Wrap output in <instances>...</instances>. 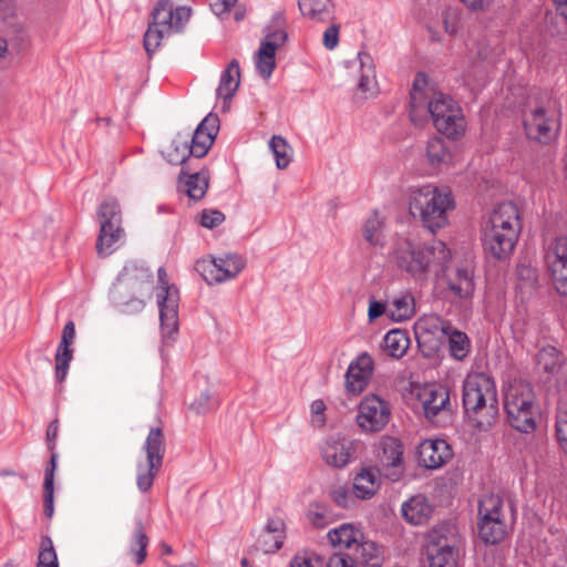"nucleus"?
Wrapping results in <instances>:
<instances>
[{
	"instance_id": "6",
	"label": "nucleus",
	"mask_w": 567,
	"mask_h": 567,
	"mask_svg": "<svg viewBox=\"0 0 567 567\" xmlns=\"http://www.w3.org/2000/svg\"><path fill=\"white\" fill-rule=\"evenodd\" d=\"M152 279V271L144 264L128 261L111 289L113 302L126 312L141 311L144 301L137 296L151 290Z\"/></svg>"
},
{
	"instance_id": "15",
	"label": "nucleus",
	"mask_w": 567,
	"mask_h": 567,
	"mask_svg": "<svg viewBox=\"0 0 567 567\" xmlns=\"http://www.w3.org/2000/svg\"><path fill=\"white\" fill-rule=\"evenodd\" d=\"M523 125L528 138L543 144L549 143L557 134L559 124L554 114L542 106L526 109L523 112Z\"/></svg>"
},
{
	"instance_id": "21",
	"label": "nucleus",
	"mask_w": 567,
	"mask_h": 567,
	"mask_svg": "<svg viewBox=\"0 0 567 567\" xmlns=\"http://www.w3.org/2000/svg\"><path fill=\"white\" fill-rule=\"evenodd\" d=\"M219 130V118L215 114H208L196 127L189 145L193 156L200 158L210 150Z\"/></svg>"
},
{
	"instance_id": "30",
	"label": "nucleus",
	"mask_w": 567,
	"mask_h": 567,
	"mask_svg": "<svg viewBox=\"0 0 567 567\" xmlns=\"http://www.w3.org/2000/svg\"><path fill=\"white\" fill-rule=\"evenodd\" d=\"M301 14L316 22H329L334 19V6L331 0H298Z\"/></svg>"
},
{
	"instance_id": "23",
	"label": "nucleus",
	"mask_w": 567,
	"mask_h": 567,
	"mask_svg": "<svg viewBox=\"0 0 567 567\" xmlns=\"http://www.w3.org/2000/svg\"><path fill=\"white\" fill-rule=\"evenodd\" d=\"M373 371V360L368 353H361L352 361L346 373L347 390L353 394L361 393L368 385Z\"/></svg>"
},
{
	"instance_id": "5",
	"label": "nucleus",
	"mask_w": 567,
	"mask_h": 567,
	"mask_svg": "<svg viewBox=\"0 0 567 567\" xmlns=\"http://www.w3.org/2000/svg\"><path fill=\"white\" fill-rule=\"evenodd\" d=\"M453 208L450 192L427 184L411 189L409 209L419 217L425 228L435 233L447 224V210Z\"/></svg>"
},
{
	"instance_id": "56",
	"label": "nucleus",
	"mask_w": 567,
	"mask_h": 567,
	"mask_svg": "<svg viewBox=\"0 0 567 567\" xmlns=\"http://www.w3.org/2000/svg\"><path fill=\"white\" fill-rule=\"evenodd\" d=\"M225 220V215L217 209H205L200 214V225L205 228L213 229Z\"/></svg>"
},
{
	"instance_id": "51",
	"label": "nucleus",
	"mask_w": 567,
	"mask_h": 567,
	"mask_svg": "<svg viewBox=\"0 0 567 567\" xmlns=\"http://www.w3.org/2000/svg\"><path fill=\"white\" fill-rule=\"evenodd\" d=\"M37 566L59 567L58 555L53 542L48 535H43L41 537Z\"/></svg>"
},
{
	"instance_id": "33",
	"label": "nucleus",
	"mask_w": 567,
	"mask_h": 567,
	"mask_svg": "<svg viewBox=\"0 0 567 567\" xmlns=\"http://www.w3.org/2000/svg\"><path fill=\"white\" fill-rule=\"evenodd\" d=\"M425 155L431 166H447L452 162L451 143L445 142L442 137L433 136L426 143Z\"/></svg>"
},
{
	"instance_id": "62",
	"label": "nucleus",
	"mask_w": 567,
	"mask_h": 567,
	"mask_svg": "<svg viewBox=\"0 0 567 567\" xmlns=\"http://www.w3.org/2000/svg\"><path fill=\"white\" fill-rule=\"evenodd\" d=\"M383 313L388 315V307H385V305L380 301L371 300L368 311L369 320L373 321L381 317Z\"/></svg>"
},
{
	"instance_id": "47",
	"label": "nucleus",
	"mask_w": 567,
	"mask_h": 567,
	"mask_svg": "<svg viewBox=\"0 0 567 567\" xmlns=\"http://www.w3.org/2000/svg\"><path fill=\"white\" fill-rule=\"evenodd\" d=\"M269 148L275 156L277 167L279 169L287 168L291 162V148L287 141L279 135H275L269 141Z\"/></svg>"
},
{
	"instance_id": "12",
	"label": "nucleus",
	"mask_w": 567,
	"mask_h": 567,
	"mask_svg": "<svg viewBox=\"0 0 567 567\" xmlns=\"http://www.w3.org/2000/svg\"><path fill=\"white\" fill-rule=\"evenodd\" d=\"M245 268V260L237 254L209 257L196 262L195 269L208 285L221 284L236 278Z\"/></svg>"
},
{
	"instance_id": "57",
	"label": "nucleus",
	"mask_w": 567,
	"mask_h": 567,
	"mask_svg": "<svg viewBox=\"0 0 567 567\" xmlns=\"http://www.w3.org/2000/svg\"><path fill=\"white\" fill-rule=\"evenodd\" d=\"M339 24H331L324 32H323V45L328 50H333L338 43H339Z\"/></svg>"
},
{
	"instance_id": "14",
	"label": "nucleus",
	"mask_w": 567,
	"mask_h": 567,
	"mask_svg": "<svg viewBox=\"0 0 567 567\" xmlns=\"http://www.w3.org/2000/svg\"><path fill=\"white\" fill-rule=\"evenodd\" d=\"M390 415V405L385 400L375 394L367 395L359 404L357 424L363 432H379L389 423Z\"/></svg>"
},
{
	"instance_id": "46",
	"label": "nucleus",
	"mask_w": 567,
	"mask_h": 567,
	"mask_svg": "<svg viewBox=\"0 0 567 567\" xmlns=\"http://www.w3.org/2000/svg\"><path fill=\"white\" fill-rule=\"evenodd\" d=\"M382 228L383 221L379 217V215L374 213L365 220L362 228V234L365 241H368L372 246L382 247L384 245V235Z\"/></svg>"
},
{
	"instance_id": "37",
	"label": "nucleus",
	"mask_w": 567,
	"mask_h": 567,
	"mask_svg": "<svg viewBox=\"0 0 567 567\" xmlns=\"http://www.w3.org/2000/svg\"><path fill=\"white\" fill-rule=\"evenodd\" d=\"M328 538L333 546L350 549L362 538V533L350 524H342L329 530Z\"/></svg>"
},
{
	"instance_id": "18",
	"label": "nucleus",
	"mask_w": 567,
	"mask_h": 567,
	"mask_svg": "<svg viewBox=\"0 0 567 567\" xmlns=\"http://www.w3.org/2000/svg\"><path fill=\"white\" fill-rule=\"evenodd\" d=\"M518 237L484 227L482 233L484 252L496 260H506L513 254Z\"/></svg>"
},
{
	"instance_id": "31",
	"label": "nucleus",
	"mask_w": 567,
	"mask_h": 567,
	"mask_svg": "<svg viewBox=\"0 0 567 567\" xmlns=\"http://www.w3.org/2000/svg\"><path fill=\"white\" fill-rule=\"evenodd\" d=\"M380 485V471L374 467L363 468L353 482V493L357 498H371Z\"/></svg>"
},
{
	"instance_id": "35",
	"label": "nucleus",
	"mask_w": 567,
	"mask_h": 567,
	"mask_svg": "<svg viewBox=\"0 0 567 567\" xmlns=\"http://www.w3.org/2000/svg\"><path fill=\"white\" fill-rule=\"evenodd\" d=\"M415 311V301L411 293L405 292L395 297L388 305V316L393 321L402 322L413 317Z\"/></svg>"
},
{
	"instance_id": "53",
	"label": "nucleus",
	"mask_w": 567,
	"mask_h": 567,
	"mask_svg": "<svg viewBox=\"0 0 567 567\" xmlns=\"http://www.w3.org/2000/svg\"><path fill=\"white\" fill-rule=\"evenodd\" d=\"M555 427L559 447L567 455V408L558 409Z\"/></svg>"
},
{
	"instance_id": "16",
	"label": "nucleus",
	"mask_w": 567,
	"mask_h": 567,
	"mask_svg": "<svg viewBox=\"0 0 567 567\" xmlns=\"http://www.w3.org/2000/svg\"><path fill=\"white\" fill-rule=\"evenodd\" d=\"M375 455L384 475L398 481L402 473L403 447L400 441L392 436H383L375 446Z\"/></svg>"
},
{
	"instance_id": "22",
	"label": "nucleus",
	"mask_w": 567,
	"mask_h": 567,
	"mask_svg": "<svg viewBox=\"0 0 567 567\" xmlns=\"http://www.w3.org/2000/svg\"><path fill=\"white\" fill-rule=\"evenodd\" d=\"M354 453V442L343 436H330L321 449L326 463L342 468L351 461Z\"/></svg>"
},
{
	"instance_id": "10",
	"label": "nucleus",
	"mask_w": 567,
	"mask_h": 567,
	"mask_svg": "<svg viewBox=\"0 0 567 567\" xmlns=\"http://www.w3.org/2000/svg\"><path fill=\"white\" fill-rule=\"evenodd\" d=\"M157 274V306L159 309L161 331L164 338H171L178 330L179 292L175 285L168 282V276L164 267H159Z\"/></svg>"
},
{
	"instance_id": "38",
	"label": "nucleus",
	"mask_w": 567,
	"mask_h": 567,
	"mask_svg": "<svg viewBox=\"0 0 567 567\" xmlns=\"http://www.w3.org/2000/svg\"><path fill=\"white\" fill-rule=\"evenodd\" d=\"M357 59L360 63V80L358 87L364 93H374L377 85L374 63L372 56L367 52H359Z\"/></svg>"
},
{
	"instance_id": "34",
	"label": "nucleus",
	"mask_w": 567,
	"mask_h": 567,
	"mask_svg": "<svg viewBox=\"0 0 567 567\" xmlns=\"http://www.w3.org/2000/svg\"><path fill=\"white\" fill-rule=\"evenodd\" d=\"M165 158L174 165H184L189 156H193V150L189 145V134L178 133L169 146L163 151Z\"/></svg>"
},
{
	"instance_id": "7",
	"label": "nucleus",
	"mask_w": 567,
	"mask_h": 567,
	"mask_svg": "<svg viewBox=\"0 0 567 567\" xmlns=\"http://www.w3.org/2000/svg\"><path fill=\"white\" fill-rule=\"evenodd\" d=\"M192 16L186 6L173 8L172 0H158L152 11V22L144 35V48L150 56L161 44V40L173 33L183 32Z\"/></svg>"
},
{
	"instance_id": "1",
	"label": "nucleus",
	"mask_w": 567,
	"mask_h": 567,
	"mask_svg": "<svg viewBox=\"0 0 567 567\" xmlns=\"http://www.w3.org/2000/svg\"><path fill=\"white\" fill-rule=\"evenodd\" d=\"M420 74L410 93V118L416 126H422L431 118L437 132L455 140L466 128L465 117L458 103L441 92H427L420 87Z\"/></svg>"
},
{
	"instance_id": "19",
	"label": "nucleus",
	"mask_w": 567,
	"mask_h": 567,
	"mask_svg": "<svg viewBox=\"0 0 567 567\" xmlns=\"http://www.w3.org/2000/svg\"><path fill=\"white\" fill-rule=\"evenodd\" d=\"M485 227L519 236L522 223L517 205L512 202H504L497 205Z\"/></svg>"
},
{
	"instance_id": "63",
	"label": "nucleus",
	"mask_w": 567,
	"mask_h": 567,
	"mask_svg": "<svg viewBox=\"0 0 567 567\" xmlns=\"http://www.w3.org/2000/svg\"><path fill=\"white\" fill-rule=\"evenodd\" d=\"M236 3L237 0H216L210 4V8L216 16H221L228 12Z\"/></svg>"
},
{
	"instance_id": "48",
	"label": "nucleus",
	"mask_w": 567,
	"mask_h": 567,
	"mask_svg": "<svg viewBox=\"0 0 567 567\" xmlns=\"http://www.w3.org/2000/svg\"><path fill=\"white\" fill-rule=\"evenodd\" d=\"M536 362L539 369L547 373H554L560 365V353L553 346L543 347L536 355Z\"/></svg>"
},
{
	"instance_id": "20",
	"label": "nucleus",
	"mask_w": 567,
	"mask_h": 567,
	"mask_svg": "<svg viewBox=\"0 0 567 567\" xmlns=\"http://www.w3.org/2000/svg\"><path fill=\"white\" fill-rule=\"evenodd\" d=\"M509 522L503 518H481L478 517V536L485 544H499L507 535L508 528L516 520V508L513 503L508 504Z\"/></svg>"
},
{
	"instance_id": "64",
	"label": "nucleus",
	"mask_w": 567,
	"mask_h": 567,
	"mask_svg": "<svg viewBox=\"0 0 567 567\" xmlns=\"http://www.w3.org/2000/svg\"><path fill=\"white\" fill-rule=\"evenodd\" d=\"M462 3L466 6L467 9L471 11L477 12V11H485L491 0H460Z\"/></svg>"
},
{
	"instance_id": "41",
	"label": "nucleus",
	"mask_w": 567,
	"mask_h": 567,
	"mask_svg": "<svg viewBox=\"0 0 567 567\" xmlns=\"http://www.w3.org/2000/svg\"><path fill=\"white\" fill-rule=\"evenodd\" d=\"M410 346V339L402 330H391L383 339L384 351L392 358H402Z\"/></svg>"
},
{
	"instance_id": "59",
	"label": "nucleus",
	"mask_w": 567,
	"mask_h": 567,
	"mask_svg": "<svg viewBox=\"0 0 567 567\" xmlns=\"http://www.w3.org/2000/svg\"><path fill=\"white\" fill-rule=\"evenodd\" d=\"M58 433H59V422H58V420H53L48 425V429H47V443H48V449L52 452L51 455L55 454L53 452V450L55 449V441L58 437Z\"/></svg>"
},
{
	"instance_id": "25",
	"label": "nucleus",
	"mask_w": 567,
	"mask_h": 567,
	"mask_svg": "<svg viewBox=\"0 0 567 567\" xmlns=\"http://www.w3.org/2000/svg\"><path fill=\"white\" fill-rule=\"evenodd\" d=\"M447 288L460 299L472 297L475 282L473 270L467 266L457 267L446 275Z\"/></svg>"
},
{
	"instance_id": "26",
	"label": "nucleus",
	"mask_w": 567,
	"mask_h": 567,
	"mask_svg": "<svg viewBox=\"0 0 567 567\" xmlns=\"http://www.w3.org/2000/svg\"><path fill=\"white\" fill-rule=\"evenodd\" d=\"M178 188L184 192L189 199L195 202L202 199L208 189L207 172H196L188 174L183 166L178 179Z\"/></svg>"
},
{
	"instance_id": "60",
	"label": "nucleus",
	"mask_w": 567,
	"mask_h": 567,
	"mask_svg": "<svg viewBox=\"0 0 567 567\" xmlns=\"http://www.w3.org/2000/svg\"><path fill=\"white\" fill-rule=\"evenodd\" d=\"M309 519L317 527H324L327 525L326 508L317 506L316 509L309 512Z\"/></svg>"
},
{
	"instance_id": "44",
	"label": "nucleus",
	"mask_w": 567,
	"mask_h": 567,
	"mask_svg": "<svg viewBox=\"0 0 567 567\" xmlns=\"http://www.w3.org/2000/svg\"><path fill=\"white\" fill-rule=\"evenodd\" d=\"M275 55L276 51H274V47L271 44L260 43L256 54L255 64L258 73L264 79H269L274 72L276 66Z\"/></svg>"
},
{
	"instance_id": "8",
	"label": "nucleus",
	"mask_w": 567,
	"mask_h": 567,
	"mask_svg": "<svg viewBox=\"0 0 567 567\" xmlns=\"http://www.w3.org/2000/svg\"><path fill=\"white\" fill-rule=\"evenodd\" d=\"M462 540L455 527L440 525L429 533L426 555L430 567H456Z\"/></svg>"
},
{
	"instance_id": "43",
	"label": "nucleus",
	"mask_w": 567,
	"mask_h": 567,
	"mask_svg": "<svg viewBox=\"0 0 567 567\" xmlns=\"http://www.w3.org/2000/svg\"><path fill=\"white\" fill-rule=\"evenodd\" d=\"M444 337L447 339L450 354L455 360L461 361L467 357L471 349V342L466 333L452 326Z\"/></svg>"
},
{
	"instance_id": "50",
	"label": "nucleus",
	"mask_w": 567,
	"mask_h": 567,
	"mask_svg": "<svg viewBox=\"0 0 567 567\" xmlns=\"http://www.w3.org/2000/svg\"><path fill=\"white\" fill-rule=\"evenodd\" d=\"M72 359V348L70 346L59 344L55 353V377L59 382H63L66 378Z\"/></svg>"
},
{
	"instance_id": "61",
	"label": "nucleus",
	"mask_w": 567,
	"mask_h": 567,
	"mask_svg": "<svg viewBox=\"0 0 567 567\" xmlns=\"http://www.w3.org/2000/svg\"><path fill=\"white\" fill-rule=\"evenodd\" d=\"M75 339V324L73 321H68L63 328L61 341L59 344L61 346H72Z\"/></svg>"
},
{
	"instance_id": "40",
	"label": "nucleus",
	"mask_w": 567,
	"mask_h": 567,
	"mask_svg": "<svg viewBox=\"0 0 567 567\" xmlns=\"http://www.w3.org/2000/svg\"><path fill=\"white\" fill-rule=\"evenodd\" d=\"M58 465V454L50 456L49 465L44 473L43 483V501H44V514L48 517H52L54 513L53 494H54V472Z\"/></svg>"
},
{
	"instance_id": "2",
	"label": "nucleus",
	"mask_w": 567,
	"mask_h": 567,
	"mask_svg": "<svg viewBox=\"0 0 567 567\" xmlns=\"http://www.w3.org/2000/svg\"><path fill=\"white\" fill-rule=\"evenodd\" d=\"M389 258L401 271L416 280H425L430 272L436 276L444 272L451 251L441 240L422 244L408 237H396Z\"/></svg>"
},
{
	"instance_id": "55",
	"label": "nucleus",
	"mask_w": 567,
	"mask_h": 567,
	"mask_svg": "<svg viewBox=\"0 0 567 567\" xmlns=\"http://www.w3.org/2000/svg\"><path fill=\"white\" fill-rule=\"evenodd\" d=\"M333 502L341 508H350L354 503V493L347 487L338 486L330 492Z\"/></svg>"
},
{
	"instance_id": "3",
	"label": "nucleus",
	"mask_w": 567,
	"mask_h": 567,
	"mask_svg": "<svg viewBox=\"0 0 567 567\" xmlns=\"http://www.w3.org/2000/svg\"><path fill=\"white\" fill-rule=\"evenodd\" d=\"M462 402L465 416L478 431H488L498 417V399L494 380L485 373L468 374L463 382Z\"/></svg>"
},
{
	"instance_id": "9",
	"label": "nucleus",
	"mask_w": 567,
	"mask_h": 567,
	"mask_svg": "<svg viewBox=\"0 0 567 567\" xmlns=\"http://www.w3.org/2000/svg\"><path fill=\"white\" fill-rule=\"evenodd\" d=\"M100 234L96 240V250L100 256L111 255L124 238L122 228V213L117 199L105 198L97 210Z\"/></svg>"
},
{
	"instance_id": "58",
	"label": "nucleus",
	"mask_w": 567,
	"mask_h": 567,
	"mask_svg": "<svg viewBox=\"0 0 567 567\" xmlns=\"http://www.w3.org/2000/svg\"><path fill=\"white\" fill-rule=\"evenodd\" d=\"M324 567H355L353 559L347 554H333L324 564Z\"/></svg>"
},
{
	"instance_id": "27",
	"label": "nucleus",
	"mask_w": 567,
	"mask_h": 567,
	"mask_svg": "<svg viewBox=\"0 0 567 567\" xmlns=\"http://www.w3.org/2000/svg\"><path fill=\"white\" fill-rule=\"evenodd\" d=\"M402 515L412 525L426 524L433 507L424 495H415L402 504Z\"/></svg>"
},
{
	"instance_id": "13",
	"label": "nucleus",
	"mask_w": 567,
	"mask_h": 567,
	"mask_svg": "<svg viewBox=\"0 0 567 567\" xmlns=\"http://www.w3.org/2000/svg\"><path fill=\"white\" fill-rule=\"evenodd\" d=\"M544 261L554 287L559 295L567 296V237L559 236L544 247Z\"/></svg>"
},
{
	"instance_id": "28",
	"label": "nucleus",
	"mask_w": 567,
	"mask_h": 567,
	"mask_svg": "<svg viewBox=\"0 0 567 567\" xmlns=\"http://www.w3.org/2000/svg\"><path fill=\"white\" fill-rule=\"evenodd\" d=\"M284 527L285 523L281 518H269L258 538V548L266 554L277 551L284 543Z\"/></svg>"
},
{
	"instance_id": "36",
	"label": "nucleus",
	"mask_w": 567,
	"mask_h": 567,
	"mask_svg": "<svg viewBox=\"0 0 567 567\" xmlns=\"http://www.w3.org/2000/svg\"><path fill=\"white\" fill-rule=\"evenodd\" d=\"M150 539L144 532L141 518H135V527L130 543V554L136 565H142L147 557Z\"/></svg>"
},
{
	"instance_id": "29",
	"label": "nucleus",
	"mask_w": 567,
	"mask_h": 567,
	"mask_svg": "<svg viewBox=\"0 0 567 567\" xmlns=\"http://www.w3.org/2000/svg\"><path fill=\"white\" fill-rule=\"evenodd\" d=\"M452 323L437 315L423 316L415 322V334L419 340L427 341L430 337L443 338L451 329Z\"/></svg>"
},
{
	"instance_id": "4",
	"label": "nucleus",
	"mask_w": 567,
	"mask_h": 567,
	"mask_svg": "<svg viewBox=\"0 0 567 567\" xmlns=\"http://www.w3.org/2000/svg\"><path fill=\"white\" fill-rule=\"evenodd\" d=\"M504 410L509 425L525 434L537 427L540 410L534 389L524 380L512 381L504 392Z\"/></svg>"
},
{
	"instance_id": "42",
	"label": "nucleus",
	"mask_w": 567,
	"mask_h": 567,
	"mask_svg": "<svg viewBox=\"0 0 567 567\" xmlns=\"http://www.w3.org/2000/svg\"><path fill=\"white\" fill-rule=\"evenodd\" d=\"M285 22L284 12H276L260 43H269L274 47V51H277L287 40V32L284 29Z\"/></svg>"
},
{
	"instance_id": "32",
	"label": "nucleus",
	"mask_w": 567,
	"mask_h": 567,
	"mask_svg": "<svg viewBox=\"0 0 567 567\" xmlns=\"http://www.w3.org/2000/svg\"><path fill=\"white\" fill-rule=\"evenodd\" d=\"M240 84V68L237 60H231L220 74L216 94L225 102L231 100Z\"/></svg>"
},
{
	"instance_id": "54",
	"label": "nucleus",
	"mask_w": 567,
	"mask_h": 567,
	"mask_svg": "<svg viewBox=\"0 0 567 567\" xmlns=\"http://www.w3.org/2000/svg\"><path fill=\"white\" fill-rule=\"evenodd\" d=\"M326 559L315 554H297L291 563L290 567H324Z\"/></svg>"
},
{
	"instance_id": "45",
	"label": "nucleus",
	"mask_w": 567,
	"mask_h": 567,
	"mask_svg": "<svg viewBox=\"0 0 567 567\" xmlns=\"http://www.w3.org/2000/svg\"><path fill=\"white\" fill-rule=\"evenodd\" d=\"M355 560L369 567H379L381 565L380 549L373 542H361L355 544Z\"/></svg>"
},
{
	"instance_id": "49",
	"label": "nucleus",
	"mask_w": 567,
	"mask_h": 567,
	"mask_svg": "<svg viewBox=\"0 0 567 567\" xmlns=\"http://www.w3.org/2000/svg\"><path fill=\"white\" fill-rule=\"evenodd\" d=\"M444 30L447 34L457 37L464 31L463 16L460 9L449 7L443 12Z\"/></svg>"
},
{
	"instance_id": "11",
	"label": "nucleus",
	"mask_w": 567,
	"mask_h": 567,
	"mask_svg": "<svg viewBox=\"0 0 567 567\" xmlns=\"http://www.w3.org/2000/svg\"><path fill=\"white\" fill-rule=\"evenodd\" d=\"M146 463L137 464V488L145 493L151 489L154 478L163 464L165 454L164 435L161 427H152L143 445Z\"/></svg>"
},
{
	"instance_id": "24",
	"label": "nucleus",
	"mask_w": 567,
	"mask_h": 567,
	"mask_svg": "<svg viewBox=\"0 0 567 567\" xmlns=\"http://www.w3.org/2000/svg\"><path fill=\"white\" fill-rule=\"evenodd\" d=\"M417 454L422 466L437 468L447 461L451 451L444 440H425L420 444Z\"/></svg>"
},
{
	"instance_id": "52",
	"label": "nucleus",
	"mask_w": 567,
	"mask_h": 567,
	"mask_svg": "<svg viewBox=\"0 0 567 567\" xmlns=\"http://www.w3.org/2000/svg\"><path fill=\"white\" fill-rule=\"evenodd\" d=\"M218 405L217 399L209 390L203 391L189 405V409L197 414H205L216 409Z\"/></svg>"
},
{
	"instance_id": "17",
	"label": "nucleus",
	"mask_w": 567,
	"mask_h": 567,
	"mask_svg": "<svg viewBox=\"0 0 567 567\" xmlns=\"http://www.w3.org/2000/svg\"><path fill=\"white\" fill-rule=\"evenodd\" d=\"M419 400L425 417L432 423H437L440 415H450V392L440 384L424 386L419 393Z\"/></svg>"
},
{
	"instance_id": "39",
	"label": "nucleus",
	"mask_w": 567,
	"mask_h": 567,
	"mask_svg": "<svg viewBox=\"0 0 567 567\" xmlns=\"http://www.w3.org/2000/svg\"><path fill=\"white\" fill-rule=\"evenodd\" d=\"M507 511L499 495L487 494L478 502V517L507 519Z\"/></svg>"
}]
</instances>
